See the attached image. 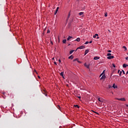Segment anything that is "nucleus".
I'll return each mask as SVG.
<instances>
[{
	"instance_id": "nucleus-26",
	"label": "nucleus",
	"mask_w": 128,
	"mask_h": 128,
	"mask_svg": "<svg viewBox=\"0 0 128 128\" xmlns=\"http://www.w3.org/2000/svg\"><path fill=\"white\" fill-rule=\"evenodd\" d=\"M92 112H94V114H98V113L94 110H92Z\"/></svg>"
},
{
	"instance_id": "nucleus-28",
	"label": "nucleus",
	"mask_w": 128,
	"mask_h": 128,
	"mask_svg": "<svg viewBox=\"0 0 128 128\" xmlns=\"http://www.w3.org/2000/svg\"><path fill=\"white\" fill-rule=\"evenodd\" d=\"M90 44V42H88V41H87L84 43V44Z\"/></svg>"
},
{
	"instance_id": "nucleus-2",
	"label": "nucleus",
	"mask_w": 128,
	"mask_h": 128,
	"mask_svg": "<svg viewBox=\"0 0 128 128\" xmlns=\"http://www.w3.org/2000/svg\"><path fill=\"white\" fill-rule=\"evenodd\" d=\"M84 48H86V46H80V47L78 48L76 50H78V49L84 50Z\"/></svg>"
},
{
	"instance_id": "nucleus-8",
	"label": "nucleus",
	"mask_w": 128,
	"mask_h": 128,
	"mask_svg": "<svg viewBox=\"0 0 128 128\" xmlns=\"http://www.w3.org/2000/svg\"><path fill=\"white\" fill-rule=\"evenodd\" d=\"M75 42H80V38H77L75 40Z\"/></svg>"
},
{
	"instance_id": "nucleus-37",
	"label": "nucleus",
	"mask_w": 128,
	"mask_h": 128,
	"mask_svg": "<svg viewBox=\"0 0 128 128\" xmlns=\"http://www.w3.org/2000/svg\"><path fill=\"white\" fill-rule=\"evenodd\" d=\"M78 62H79V64H80V60H78Z\"/></svg>"
},
{
	"instance_id": "nucleus-25",
	"label": "nucleus",
	"mask_w": 128,
	"mask_h": 128,
	"mask_svg": "<svg viewBox=\"0 0 128 128\" xmlns=\"http://www.w3.org/2000/svg\"><path fill=\"white\" fill-rule=\"evenodd\" d=\"M58 10H56L54 14H58Z\"/></svg>"
},
{
	"instance_id": "nucleus-40",
	"label": "nucleus",
	"mask_w": 128,
	"mask_h": 128,
	"mask_svg": "<svg viewBox=\"0 0 128 128\" xmlns=\"http://www.w3.org/2000/svg\"><path fill=\"white\" fill-rule=\"evenodd\" d=\"M120 70H118V74H120Z\"/></svg>"
},
{
	"instance_id": "nucleus-13",
	"label": "nucleus",
	"mask_w": 128,
	"mask_h": 128,
	"mask_svg": "<svg viewBox=\"0 0 128 128\" xmlns=\"http://www.w3.org/2000/svg\"><path fill=\"white\" fill-rule=\"evenodd\" d=\"M122 66H123V68H126V66H128V64H124L122 65Z\"/></svg>"
},
{
	"instance_id": "nucleus-4",
	"label": "nucleus",
	"mask_w": 128,
	"mask_h": 128,
	"mask_svg": "<svg viewBox=\"0 0 128 128\" xmlns=\"http://www.w3.org/2000/svg\"><path fill=\"white\" fill-rule=\"evenodd\" d=\"M43 92L44 94L46 96H48V94H46V92L45 90H44L43 92Z\"/></svg>"
},
{
	"instance_id": "nucleus-10",
	"label": "nucleus",
	"mask_w": 128,
	"mask_h": 128,
	"mask_svg": "<svg viewBox=\"0 0 128 128\" xmlns=\"http://www.w3.org/2000/svg\"><path fill=\"white\" fill-rule=\"evenodd\" d=\"M94 60H100V57L95 56V57L94 58Z\"/></svg>"
},
{
	"instance_id": "nucleus-23",
	"label": "nucleus",
	"mask_w": 128,
	"mask_h": 128,
	"mask_svg": "<svg viewBox=\"0 0 128 128\" xmlns=\"http://www.w3.org/2000/svg\"><path fill=\"white\" fill-rule=\"evenodd\" d=\"M74 52V50H70V54H72V52Z\"/></svg>"
},
{
	"instance_id": "nucleus-38",
	"label": "nucleus",
	"mask_w": 128,
	"mask_h": 128,
	"mask_svg": "<svg viewBox=\"0 0 128 128\" xmlns=\"http://www.w3.org/2000/svg\"><path fill=\"white\" fill-rule=\"evenodd\" d=\"M126 60H128V57H126Z\"/></svg>"
},
{
	"instance_id": "nucleus-43",
	"label": "nucleus",
	"mask_w": 128,
	"mask_h": 128,
	"mask_svg": "<svg viewBox=\"0 0 128 128\" xmlns=\"http://www.w3.org/2000/svg\"><path fill=\"white\" fill-rule=\"evenodd\" d=\"M78 98H80V96H78Z\"/></svg>"
},
{
	"instance_id": "nucleus-1",
	"label": "nucleus",
	"mask_w": 128,
	"mask_h": 128,
	"mask_svg": "<svg viewBox=\"0 0 128 128\" xmlns=\"http://www.w3.org/2000/svg\"><path fill=\"white\" fill-rule=\"evenodd\" d=\"M116 100H121V102H126V98H116Z\"/></svg>"
},
{
	"instance_id": "nucleus-39",
	"label": "nucleus",
	"mask_w": 128,
	"mask_h": 128,
	"mask_svg": "<svg viewBox=\"0 0 128 128\" xmlns=\"http://www.w3.org/2000/svg\"><path fill=\"white\" fill-rule=\"evenodd\" d=\"M92 41L90 40L89 43L92 44Z\"/></svg>"
},
{
	"instance_id": "nucleus-7",
	"label": "nucleus",
	"mask_w": 128,
	"mask_h": 128,
	"mask_svg": "<svg viewBox=\"0 0 128 128\" xmlns=\"http://www.w3.org/2000/svg\"><path fill=\"white\" fill-rule=\"evenodd\" d=\"M106 78V75L104 74L102 76L100 80H104Z\"/></svg>"
},
{
	"instance_id": "nucleus-9",
	"label": "nucleus",
	"mask_w": 128,
	"mask_h": 128,
	"mask_svg": "<svg viewBox=\"0 0 128 128\" xmlns=\"http://www.w3.org/2000/svg\"><path fill=\"white\" fill-rule=\"evenodd\" d=\"M112 88H118V86L114 84H113Z\"/></svg>"
},
{
	"instance_id": "nucleus-6",
	"label": "nucleus",
	"mask_w": 128,
	"mask_h": 128,
	"mask_svg": "<svg viewBox=\"0 0 128 128\" xmlns=\"http://www.w3.org/2000/svg\"><path fill=\"white\" fill-rule=\"evenodd\" d=\"M72 22H75V23L78 22V18H76V19L74 18L72 20Z\"/></svg>"
},
{
	"instance_id": "nucleus-12",
	"label": "nucleus",
	"mask_w": 128,
	"mask_h": 128,
	"mask_svg": "<svg viewBox=\"0 0 128 128\" xmlns=\"http://www.w3.org/2000/svg\"><path fill=\"white\" fill-rule=\"evenodd\" d=\"M88 52H90L88 50H86L84 56H86V54H88Z\"/></svg>"
},
{
	"instance_id": "nucleus-20",
	"label": "nucleus",
	"mask_w": 128,
	"mask_h": 128,
	"mask_svg": "<svg viewBox=\"0 0 128 128\" xmlns=\"http://www.w3.org/2000/svg\"><path fill=\"white\" fill-rule=\"evenodd\" d=\"M70 13L68 14L67 20H68V18H70Z\"/></svg>"
},
{
	"instance_id": "nucleus-29",
	"label": "nucleus",
	"mask_w": 128,
	"mask_h": 128,
	"mask_svg": "<svg viewBox=\"0 0 128 128\" xmlns=\"http://www.w3.org/2000/svg\"><path fill=\"white\" fill-rule=\"evenodd\" d=\"M122 71H120L119 74L120 76H122Z\"/></svg>"
},
{
	"instance_id": "nucleus-44",
	"label": "nucleus",
	"mask_w": 128,
	"mask_h": 128,
	"mask_svg": "<svg viewBox=\"0 0 128 128\" xmlns=\"http://www.w3.org/2000/svg\"><path fill=\"white\" fill-rule=\"evenodd\" d=\"M58 62H61L60 60H59Z\"/></svg>"
},
{
	"instance_id": "nucleus-5",
	"label": "nucleus",
	"mask_w": 128,
	"mask_h": 128,
	"mask_svg": "<svg viewBox=\"0 0 128 128\" xmlns=\"http://www.w3.org/2000/svg\"><path fill=\"white\" fill-rule=\"evenodd\" d=\"M84 66H86L87 68H90V65L87 64L86 63L84 64Z\"/></svg>"
},
{
	"instance_id": "nucleus-22",
	"label": "nucleus",
	"mask_w": 128,
	"mask_h": 128,
	"mask_svg": "<svg viewBox=\"0 0 128 128\" xmlns=\"http://www.w3.org/2000/svg\"><path fill=\"white\" fill-rule=\"evenodd\" d=\"M84 14V12H80L79 13V16H82Z\"/></svg>"
},
{
	"instance_id": "nucleus-30",
	"label": "nucleus",
	"mask_w": 128,
	"mask_h": 128,
	"mask_svg": "<svg viewBox=\"0 0 128 128\" xmlns=\"http://www.w3.org/2000/svg\"><path fill=\"white\" fill-rule=\"evenodd\" d=\"M78 60V58H76L74 60L73 62H76V60Z\"/></svg>"
},
{
	"instance_id": "nucleus-17",
	"label": "nucleus",
	"mask_w": 128,
	"mask_h": 128,
	"mask_svg": "<svg viewBox=\"0 0 128 128\" xmlns=\"http://www.w3.org/2000/svg\"><path fill=\"white\" fill-rule=\"evenodd\" d=\"M98 100L99 102H102V98H98Z\"/></svg>"
},
{
	"instance_id": "nucleus-15",
	"label": "nucleus",
	"mask_w": 128,
	"mask_h": 128,
	"mask_svg": "<svg viewBox=\"0 0 128 128\" xmlns=\"http://www.w3.org/2000/svg\"><path fill=\"white\" fill-rule=\"evenodd\" d=\"M74 108H80V106L78 104L74 105Z\"/></svg>"
},
{
	"instance_id": "nucleus-32",
	"label": "nucleus",
	"mask_w": 128,
	"mask_h": 128,
	"mask_svg": "<svg viewBox=\"0 0 128 128\" xmlns=\"http://www.w3.org/2000/svg\"><path fill=\"white\" fill-rule=\"evenodd\" d=\"M58 110H60V106H58Z\"/></svg>"
},
{
	"instance_id": "nucleus-21",
	"label": "nucleus",
	"mask_w": 128,
	"mask_h": 128,
	"mask_svg": "<svg viewBox=\"0 0 128 128\" xmlns=\"http://www.w3.org/2000/svg\"><path fill=\"white\" fill-rule=\"evenodd\" d=\"M104 72H105V70H104L103 71V72H102V74H100V76H104Z\"/></svg>"
},
{
	"instance_id": "nucleus-48",
	"label": "nucleus",
	"mask_w": 128,
	"mask_h": 128,
	"mask_svg": "<svg viewBox=\"0 0 128 128\" xmlns=\"http://www.w3.org/2000/svg\"><path fill=\"white\" fill-rule=\"evenodd\" d=\"M126 106H128V105H126Z\"/></svg>"
},
{
	"instance_id": "nucleus-45",
	"label": "nucleus",
	"mask_w": 128,
	"mask_h": 128,
	"mask_svg": "<svg viewBox=\"0 0 128 128\" xmlns=\"http://www.w3.org/2000/svg\"><path fill=\"white\" fill-rule=\"evenodd\" d=\"M98 38H100V37L98 36L97 39L98 40Z\"/></svg>"
},
{
	"instance_id": "nucleus-3",
	"label": "nucleus",
	"mask_w": 128,
	"mask_h": 128,
	"mask_svg": "<svg viewBox=\"0 0 128 128\" xmlns=\"http://www.w3.org/2000/svg\"><path fill=\"white\" fill-rule=\"evenodd\" d=\"M114 58V56L111 55L110 56L107 57V58L108 60H112V58Z\"/></svg>"
},
{
	"instance_id": "nucleus-47",
	"label": "nucleus",
	"mask_w": 128,
	"mask_h": 128,
	"mask_svg": "<svg viewBox=\"0 0 128 128\" xmlns=\"http://www.w3.org/2000/svg\"><path fill=\"white\" fill-rule=\"evenodd\" d=\"M47 32H48V33L50 32V31H49V30H48Z\"/></svg>"
},
{
	"instance_id": "nucleus-11",
	"label": "nucleus",
	"mask_w": 128,
	"mask_h": 128,
	"mask_svg": "<svg viewBox=\"0 0 128 128\" xmlns=\"http://www.w3.org/2000/svg\"><path fill=\"white\" fill-rule=\"evenodd\" d=\"M70 38H72V36H68V37L67 38V40H70Z\"/></svg>"
},
{
	"instance_id": "nucleus-36",
	"label": "nucleus",
	"mask_w": 128,
	"mask_h": 128,
	"mask_svg": "<svg viewBox=\"0 0 128 128\" xmlns=\"http://www.w3.org/2000/svg\"><path fill=\"white\" fill-rule=\"evenodd\" d=\"M59 8H60L57 7V8H56V10H58V9H59Z\"/></svg>"
},
{
	"instance_id": "nucleus-35",
	"label": "nucleus",
	"mask_w": 128,
	"mask_h": 128,
	"mask_svg": "<svg viewBox=\"0 0 128 128\" xmlns=\"http://www.w3.org/2000/svg\"><path fill=\"white\" fill-rule=\"evenodd\" d=\"M107 52H112V50H108Z\"/></svg>"
},
{
	"instance_id": "nucleus-19",
	"label": "nucleus",
	"mask_w": 128,
	"mask_h": 128,
	"mask_svg": "<svg viewBox=\"0 0 128 128\" xmlns=\"http://www.w3.org/2000/svg\"><path fill=\"white\" fill-rule=\"evenodd\" d=\"M60 76H62V78H64V72H62L60 74Z\"/></svg>"
},
{
	"instance_id": "nucleus-16",
	"label": "nucleus",
	"mask_w": 128,
	"mask_h": 128,
	"mask_svg": "<svg viewBox=\"0 0 128 128\" xmlns=\"http://www.w3.org/2000/svg\"><path fill=\"white\" fill-rule=\"evenodd\" d=\"M96 36H98V34H96L94 36H93V38H96Z\"/></svg>"
},
{
	"instance_id": "nucleus-24",
	"label": "nucleus",
	"mask_w": 128,
	"mask_h": 128,
	"mask_svg": "<svg viewBox=\"0 0 128 128\" xmlns=\"http://www.w3.org/2000/svg\"><path fill=\"white\" fill-rule=\"evenodd\" d=\"M112 56V54H110V53H108V54H107V56Z\"/></svg>"
},
{
	"instance_id": "nucleus-34",
	"label": "nucleus",
	"mask_w": 128,
	"mask_h": 128,
	"mask_svg": "<svg viewBox=\"0 0 128 128\" xmlns=\"http://www.w3.org/2000/svg\"><path fill=\"white\" fill-rule=\"evenodd\" d=\"M123 48H124L126 50V47L125 46H124Z\"/></svg>"
},
{
	"instance_id": "nucleus-41",
	"label": "nucleus",
	"mask_w": 128,
	"mask_h": 128,
	"mask_svg": "<svg viewBox=\"0 0 128 128\" xmlns=\"http://www.w3.org/2000/svg\"><path fill=\"white\" fill-rule=\"evenodd\" d=\"M54 64H56V62H54Z\"/></svg>"
},
{
	"instance_id": "nucleus-18",
	"label": "nucleus",
	"mask_w": 128,
	"mask_h": 128,
	"mask_svg": "<svg viewBox=\"0 0 128 128\" xmlns=\"http://www.w3.org/2000/svg\"><path fill=\"white\" fill-rule=\"evenodd\" d=\"M62 42H63V44H66V40H62Z\"/></svg>"
},
{
	"instance_id": "nucleus-42",
	"label": "nucleus",
	"mask_w": 128,
	"mask_h": 128,
	"mask_svg": "<svg viewBox=\"0 0 128 128\" xmlns=\"http://www.w3.org/2000/svg\"><path fill=\"white\" fill-rule=\"evenodd\" d=\"M50 44H53L52 42H50Z\"/></svg>"
},
{
	"instance_id": "nucleus-14",
	"label": "nucleus",
	"mask_w": 128,
	"mask_h": 128,
	"mask_svg": "<svg viewBox=\"0 0 128 128\" xmlns=\"http://www.w3.org/2000/svg\"><path fill=\"white\" fill-rule=\"evenodd\" d=\"M68 58L69 59H71V60H72L74 58V56H72V55H71L70 56L68 57Z\"/></svg>"
},
{
	"instance_id": "nucleus-27",
	"label": "nucleus",
	"mask_w": 128,
	"mask_h": 128,
	"mask_svg": "<svg viewBox=\"0 0 128 128\" xmlns=\"http://www.w3.org/2000/svg\"><path fill=\"white\" fill-rule=\"evenodd\" d=\"M104 16H108V13L106 12L104 13Z\"/></svg>"
},
{
	"instance_id": "nucleus-46",
	"label": "nucleus",
	"mask_w": 128,
	"mask_h": 128,
	"mask_svg": "<svg viewBox=\"0 0 128 128\" xmlns=\"http://www.w3.org/2000/svg\"><path fill=\"white\" fill-rule=\"evenodd\" d=\"M128 74V70L127 71L126 74Z\"/></svg>"
},
{
	"instance_id": "nucleus-33",
	"label": "nucleus",
	"mask_w": 128,
	"mask_h": 128,
	"mask_svg": "<svg viewBox=\"0 0 128 128\" xmlns=\"http://www.w3.org/2000/svg\"><path fill=\"white\" fill-rule=\"evenodd\" d=\"M112 66L114 67V68H116V64H112Z\"/></svg>"
},
{
	"instance_id": "nucleus-31",
	"label": "nucleus",
	"mask_w": 128,
	"mask_h": 128,
	"mask_svg": "<svg viewBox=\"0 0 128 128\" xmlns=\"http://www.w3.org/2000/svg\"><path fill=\"white\" fill-rule=\"evenodd\" d=\"M122 73L124 74H126V72H124V70H122Z\"/></svg>"
}]
</instances>
